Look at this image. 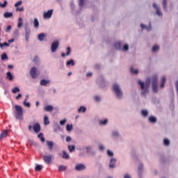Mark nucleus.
Returning a JSON list of instances; mask_svg holds the SVG:
<instances>
[{"label": "nucleus", "mask_w": 178, "mask_h": 178, "mask_svg": "<svg viewBox=\"0 0 178 178\" xmlns=\"http://www.w3.org/2000/svg\"><path fill=\"white\" fill-rule=\"evenodd\" d=\"M87 5V0H78L79 9L76 10V4H74V0H71L70 1V8L71 9V13L73 16L77 17L80 16L83 9Z\"/></svg>", "instance_id": "obj_1"}, {"label": "nucleus", "mask_w": 178, "mask_h": 178, "mask_svg": "<svg viewBox=\"0 0 178 178\" xmlns=\"http://www.w3.org/2000/svg\"><path fill=\"white\" fill-rule=\"evenodd\" d=\"M15 110L13 111L14 113V116L15 119L17 120H23L24 117H23V113H24L23 111V107L19 104H15L14 106Z\"/></svg>", "instance_id": "obj_2"}, {"label": "nucleus", "mask_w": 178, "mask_h": 178, "mask_svg": "<svg viewBox=\"0 0 178 178\" xmlns=\"http://www.w3.org/2000/svg\"><path fill=\"white\" fill-rule=\"evenodd\" d=\"M151 80L147 79L146 82L144 83V82L141 81H138V84L140 86V89L143 90V92H141L140 95L142 97H145L146 94H148L149 90V83Z\"/></svg>", "instance_id": "obj_3"}, {"label": "nucleus", "mask_w": 178, "mask_h": 178, "mask_svg": "<svg viewBox=\"0 0 178 178\" xmlns=\"http://www.w3.org/2000/svg\"><path fill=\"white\" fill-rule=\"evenodd\" d=\"M29 131H34L35 134H38L41 131V124L40 122H35L33 125L30 124L28 127Z\"/></svg>", "instance_id": "obj_4"}, {"label": "nucleus", "mask_w": 178, "mask_h": 178, "mask_svg": "<svg viewBox=\"0 0 178 178\" xmlns=\"http://www.w3.org/2000/svg\"><path fill=\"white\" fill-rule=\"evenodd\" d=\"M24 31H25V41L29 42L30 41V35L31 34V29H30V25L29 22L24 24Z\"/></svg>", "instance_id": "obj_5"}, {"label": "nucleus", "mask_w": 178, "mask_h": 178, "mask_svg": "<svg viewBox=\"0 0 178 178\" xmlns=\"http://www.w3.org/2000/svg\"><path fill=\"white\" fill-rule=\"evenodd\" d=\"M113 91L116 95V97L120 99L123 97V92H122V89L120 86L118 85V83L113 85Z\"/></svg>", "instance_id": "obj_6"}, {"label": "nucleus", "mask_w": 178, "mask_h": 178, "mask_svg": "<svg viewBox=\"0 0 178 178\" xmlns=\"http://www.w3.org/2000/svg\"><path fill=\"white\" fill-rule=\"evenodd\" d=\"M30 76L32 79H35L40 76V71L36 67H32L30 70Z\"/></svg>", "instance_id": "obj_7"}, {"label": "nucleus", "mask_w": 178, "mask_h": 178, "mask_svg": "<svg viewBox=\"0 0 178 178\" xmlns=\"http://www.w3.org/2000/svg\"><path fill=\"white\" fill-rule=\"evenodd\" d=\"M59 40H54L51 42V52H52V54H55V52L56 51H58V48H59Z\"/></svg>", "instance_id": "obj_8"}, {"label": "nucleus", "mask_w": 178, "mask_h": 178, "mask_svg": "<svg viewBox=\"0 0 178 178\" xmlns=\"http://www.w3.org/2000/svg\"><path fill=\"white\" fill-rule=\"evenodd\" d=\"M152 90L154 92H158V76H154L152 77Z\"/></svg>", "instance_id": "obj_9"}, {"label": "nucleus", "mask_w": 178, "mask_h": 178, "mask_svg": "<svg viewBox=\"0 0 178 178\" xmlns=\"http://www.w3.org/2000/svg\"><path fill=\"white\" fill-rule=\"evenodd\" d=\"M52 15H54V9L48 10L47 12L43 13V18L51 19V17H52Z\"/></svg>", "instance_id": "obj_10"}, {"label": "nucleus", "mask_w": 178, "mask_h": 178, "mask_svg": "<svg viewBox=\"0 0 178 178\" xmlns=\"http://www.w3.org/2000/svg\"><path fill=\"white\" fill-rule=\"evenodd\" d=\"M43 161L47 165L51 164V162H52V158H54V156L52 155H44L43 156Z\"/></svg>", "instance_id": "obj_11"}, {"label": "nucleus", "mask_w": 178, "mask_h": 178, "mask_svg": "<svg viewBox=\"0 0 178 178\" xmlns=\"http://www.w3.org/2000/svg\"><path fill=\"white\" fill-rule=\"evenodd\" d=\"M86 165L83 163H78L74 167L75 170H76L77 172H81L83 170H86Z\"/></svg>", "instance_id": "obj_12"}, {"label": "nucleus", "mask_w": 178, "mask_h": 178, "mask_svg": "<svg viewBox=\"0 0 178 178\" xmlns=\"http://www.w3.org/2000/svg\"><path fill=\"white\" fill-rule=\"evenodd\" d=\"M6 79L9 80V81H13L15 80V75L10 71H8L6 72Z\"/></svg>", "instance_id": "obj_13"}, {"label": "nucleus", "mask_w": 178, "mask_h": 178, "mask_svg": "<svg viewBox=\"0 0 178 178\" xmlns=\"http://www.w3.org/2000/svg\"><path fill=\"white\" fill-rule=\"evenodd\" d=\"M9 131H10V129L3 130L0 134V140H2L3 138H6V137L9 136Z\"/></svg>", "instance_id": "obj_14"}, {"label": "nucleus", "mask_w": 178, "mask_h": 178, "mask_svg": "<svg viewBox=\"0 0 178 178\" xmlns=\"http://www.w3.org/2000/svg\"><path fill=\"white\" fill-rule=\"evenodd\" d=\"M46 144H47L50 152H52V149H54V145H55V143H54V141L46 140Z\"/></svg>", "instance_id": "obj_15"}, {"label": "nucleus", "mask_w": 178, "mask_h": 178, "mask_svg": "<svg viewBox=\"0 0 178 178\" xmlns=\"http://www.w3.org/2000/svg\"><path fill=\"white\" fill-rule=\"evenodd\" d=\"M72 54V48L70 47H67L66 48V53H62L61 54V57L65 58V56H69Z\"/></svg>", "instance_id": "obj_16"}, {"label": "nucleus", "mask_w": 178, "mask_h": 178, "mask_svg": "<svg viewBox=\"0 0 178 178\" xmlns=\"http://www.w3.org/2000/svg\"><path fill=\"white\" fill-rule=\"evenodd\" d=\"M51 83V81L49 79H42L40 81V84L41 86H43L44 87L48 86V84Z\"/></svg>", "instance_id": "obj_17"}, {"label": "nucleus", "mask_w": 178, "mask_h": 178, "mask_svg": "<svg viewBox=\"0 0 178 178\" xmlns=\"http://www.w3.org/2000/svg\"><path fill=\"white\" fill-rule=\"evenodd\" d=\"M29 95H26V98L24 101L23 102L24 106H26V108H31V103L30 102H27V98H29Z\"/></svg>", "instance_id": "obj_18"}, {"label": "nucleus", "mask_w": 178, "mask_h": 178, "mask_svg": "<svg viewBox=\"0 0 178 178\" xmlns=\"http://www.w3.org/2000/svg\"><path fill=\"white\" fill-rule=\"evenodd\" d=\"M4 19H10V17H13V13L6 11L3 15Z\"/></svg>", "instance_id": "obj_19"}, {"label": "nucleus", "mask_w": 178, "mask_h": 178, "mask_svg": "<svg viewBox=\"0 0 178 178\" xmlns=\"http://www.w3.org/2000/svg\"><path fill=\"white\" fill-rule=\"evenodd\" d=\"M53 127H54V133H58V131H62V129H61L60 126H59V124H58V123L54 124Z\"/></svg>", "instance_id": "obj_20"}, {"label": "nucleus", "mask_w": 178, "mask_h": 178, "mask_svg": "<svg viewBox=\"0 0 178 178\" xmlns=\"http://www.w3.org/2000/svg\"><path fill=\"white\" fill-rule=\"evenodd\" d=\"M45 37H47V34L45 33H41L38 35V40H39L40 42L44 41L45 40Z\"/></svg>", "instance_id": "obj_21"}, {"label": "nucleus", "mask_w": 178, "mask_h": 178, "mask_svg": "<svg viewBox=\"0 0 178 178\" xmlns=\"http://www.w3.org/2000/svg\"><path fill=\"white\" fill-rule=\"evenodd\" d=\"M76 65V63L74 62V60L72 58H70V60L66 61V66L67 67H69V66H74Z\"/></svg>", "instance_id": "obj_22"}, {"label": "nucleus", "mask_w": 178, "mask_h": 178, "mask_svg": "<svg viewBox=\"0 0 178 178\" xmlns=\"http://www.w3.org/2000/svg\"><path fill=\"white\" fill-rule=\"evenodd\" d=\"M44 111H45V112H52V111H54V106L51 104L47 105L44 106Z\"/></svg>", "instance_id": "obj_23"}, {"label": "nucleus", "mask_w": 178, "mask_h": 178, "mask_svg": "<svg viewBox=\"0 0 178 178\" xmlns=\"http://www.w3.org/2000/svg\"><path fill=\"white\" fill-rule=\"evenodd\" d=\"M153 8H154V9H156V15H158V16H162V13L161 12V8H159V7H158V5H156V3L153 4Z\"/></svg>", "instance_id": "obj_24"}, {"label": "nucleus", "mask_w": 178, "mask_h": 178, "mask_svg": "<svg viewBox=\"0 0 178 178\" xmlns=\"http://www.w3.org/2000/svg\"><path fill=\"white\" fill-rule=\"evenodd\" d=\"M87 112V107L84 106H81L78 108V113H86Z\"/></svg>", "instance_id": "obj_25"}, {"label": "nucleus", "mask_w": 178, "mask_h": 178, "mask_svg": "<svg viewBox=\"0 0 178 178\" xmlns=\"http://www.w3.org/2000/svg\"><path fill=\"white\" fill-rule=\"evenodd\" d=\"M62 154L63 159H70V156L67 154V152H66V150H63Z\"/></svg>", "instance_id": "obj_26"}, {"label": "nucleus", "mask_w": 178, "mask_h": 178, "mask_svg": "<svg viewBox=\"0 0 178 178\" xmlns=\"http://www.w3.org/2000/svg\"><path fill=\"white\" fill-rule=\"evenodd\" d=\"M27 143L29 144L31 147H33V145H34L35 148L38 147V143L34 142L33 140L28 139Z\"/></svg>", "instance_id": "obj_27"}, {"label": "nucleus", "mask_w": 178, "mask_h": 178, "mask_svg": "<svg viewBox=\"0 0 178 178\" xmlns=\"http://www.w3.org/2000/svg\"><path fill=\"white\" fill-rule=\"evenodd\" d=\"M33 62L35 63V65L36 66H40V65L41 64V62L40 61V57H38V56H35L33 58Z\"/></svg>", "instance_id": "obj_28"}, {"label": "nucleus", "mask_w": 178, "mask_h": 178, "mask_svg": "<svg viewBox=\"0 0 178 178\" xmlns=\"http://www.w3.org/2000/svg\"><path fill=\"white\" fill-rule=\"evenodd\" d=\"M67 149L69 152H74L76 151V146L74 145H68Z\"/></svg>", "instance_id": "obj_29"}, {"label": "nucleus", "mask_w": 178, "mask_h": 178, "mask_svg": "<svg viewBox=\"0 0 178 178\" xmlns=\"http://www.w3.org/2000/svg\"><path fill=\"white\" fill-rule=\"evenodd\" d=\"M116 165V159H111L110 161L109 168L111 169L115 168Z\"/></svg>", "instance_id": "obj_30"}, {"label": "nucleus", "mask_w": 178, "mask_h": 178, "mask_svg": "<svg viewBox=\"0 0 178 178\" xmlns=\"http://www.w3.org/2000/svg\"><path fill=\"white\" fill-rule=\"evenodd\" d=\"M44 168V166L41 164H36L35 166V171L36 172H41V170H42V168Z\"/></svg>", "instance_id": "obj_31"}, {"label": "nucleus", "mask_w": 178, "mask_h": 178, "mask_svg": "<svg viewBox=\"0 0 178 178\" xmlns=\"http://www.w3.org/2000/svg\"><path fill=\"white\" fill-rule=\"evenodd\" d=\"M43 123L44 126H48V124H49V118H48L47 115L44 116Z\"/></svg>", "instance_id": "obj_32"}, {"label": "nucleus", "mask_w": 178, "mask_h": 178, "mask_svg": "<svg viewBox=\"0 0 178 178\" xmlns=\"http://www.w3.org/2000/svg\"><path fill=\"white\" fill-rule=\"evenodd\" d=\"M33 26L35 29H38L40 27V22H38V18H34L33 19Z\"/></svg>", "instance_id": "obj_33"}, {"label": "nucleus", "mask_w": 178, "mask_h": 178, "mask_svg": "<svg viewBox=\"0 0 178 178\" xmlns=\"http://www.w3.org/2000/svg\"><path fill=\"white\" fill-rule=\"evenodd\" d=\"M66 131H68V133H70L73 130V124H67L65 127Z\"/></svg>", "instance_id": "obj_34"}, {"label": "nucleus", "mask_w": 178, "mask_h": 178, "mask_svg": "<svg viewBox=\"0 0 178 178\" xmlns=\"http://www.w3.org/2000/svg\"><path fill=\"white\" fill-rule=\"evenodd\" d=\"M17 27L18 29H22V27H23V18L22 17L18 19Z\"/></svg>", "instance_id": "obj_35"}, {"label": "nucleus", "mask_w": 178, "mask_h": 178, "mask_svg": "<svg viewBox=\"0 0 178 178\" xmlns=\"http://www.w3.org/2000/svg\"><path fill=\"white\" fill-rule=\"evenodd\" d=\"M1 59L3 61L8 60V59H9V56H8V54L6 52H4L1 55Z\"/></svg>", "instance_id": "obj_36"}, {"label": "nucleus", "mask_w": 178, "mask_h": 178, "mask_svg": "<svg viewBox=\"0 0 178 178\" xmlns=\"http://www.w3.org/2000/svg\"><path fill=\"white\" fill-rule=\"evenodd\" d=\"M12 92L13 94H17V92H20V88H19V86H15L12 89Z\"/></svg>", "instance_id": "obj_37"}, {"label": "nucleus", "mask_w": 178, "mask_h": 178, "mask_svg": "<svg viewBox=\"0 0 178 178\" xmlns=\"http://www.w3.org/2000/svg\"><path fill=\"white\" fill-rule=\"evenodd\" d=\"M166 83V76H163L161 80V84L160 86L161 88H163L165 87V83Z\"/></svg>", "instance_id": "obj_38"}, {"label": "nucleus", "mask_w": 178, "mask_h": 178, "mask_svg": "<svg viewBox=\"0 0 178 178\" xmlns=\"http://www.w3.org/2000/svg\"><path fill=\"white\" fill-rule=\"evenodd\" d=\"M8 6V1L4 0L3 3H0V8H2V9H4V8H6Z\"/></svg>", "instance_id": "obj_39"}, {"label": "nucleus", "mask_w": 178, "mask_h": 178, "mask_svg": "<svg viewBox=\"0 0 178 178\" xmlns=\"http://www.w3.org/2000/svg\"><path fill=\"white\" fill-rule=\"evenodd\" d=\"M67 168L66 166L63 165H60L58 166V172H65V170H66Z\"/></svg>", "instance_id": "obj_40"}, {"label": "nucleus", "mask_w": 178, "mask_h": 178, "mask_svg": "<svg viewBox=\"0 0 178 178\" xmlns=\"http://www.w3.org/2000/svg\"><path fill=\"white\" fill-rule=\"evenodd\" d=\"M149 122H150V123H156V118L154 116H150L149 118Z\"/></svg>", "instance_id": "obj_41"}, {"label": "nucleus", "mask_w": 178, "mask_h": 178, "mask_svg": "<svg viewBox=\"0 0 178 178\" xmlns=\"http://www.w3.org/2000/svg\"><path fill=\"white\" fill-rule=\"evenodd\" d=\"M115 48L116 49H122V43L120 42H118L115 44Z\"/></svg>", "instance_id": "obj_42"}, {"label": "nucleus", "mask_w": 178, "mask_h": 178, "mask_svg": "<svg viewBox=\"0 0 178 178\" xmlns=\"http://www.w3.org/2000/svg\"><path fill=\"white\" fill-rule=\"evenodd\" d=\"M168 1L166 0H163V8L164 9V10H168Z\"/></svg>", "instance_id": "obj_43"}, {"label": "nucleus", "mask_w": 178, "mask_h": 178, "mask_svg": "<svg viewBox=\"0 0 178 178\" xmlns=\"http://www.w3.org/2000/svg\"><path fill=\"white\" fill-rule=\"evenodd\" d=\"M23 3V1L19 0L17 2H16L14 5L15 8H19V6H21V5Z\"/></svg>", "instance_id": "obj_44"}, {"label": "nucleus", "mask_w": 178, "mask_h": 178, "mask_svg": "<svg viewBox=\"0 0 178 178\" xmlns=\"http://www.w3.org/2000/svg\"><path fill=\"white\" fill-rule=\"evenodd\" d=\"M4 47H9V43L7 42H4L1 43V44H0V48L1 49H3Z\"/></svg>", "instance_id": "obj_45"}, {"label": "nucleus", "mask_w": 178, "mask_h": 178, "mask_svg": "<svg viewBox=\"0 0 178 178\" xmlns=\"http://www.w3.org/2000/svg\"><path fill=\"white\" fill-rule=\"evenodd\" d=\"M14 37H19L20 35V33L19 32V29H15L13 32Z\"/></svg>", "instance_id": "obj_46"}, {"label": "nucleus", "mask_w": 178, "mask_h": 178, "mask_svg": "<svg viewBox=\"0 0 178 178\" xmlns=\"http://www.w3.org/2000/svg\"><path fill=\"white\" fill-rule=\"evenodd\" d=\"M141 114L143 115V116H144L145 118H147V116H148V111L147 110H143L141 111Z\"/></svg>", "instance_id": "obj_47"}, {"label": "nucleus", "mask_w": 178, "mask_h": 178, "mask_svg": "<svg viewBox=\"0 0 178 178\" xmlns=\"http://www.w3.org/2000/svg\"><path fill=\"white\" fill-rule=\"evenodd\" d=\"M143 164H140L138 167V173H142L143 172Z\"/></svg>", "instance_id": "obj_48"}, {"label": "nucleus", "mask_w": 178, "mask_h": 178, "mask_svg": "<svg viewBox=\"0 0 178 178\" xmlns=\"http://www.w3.org/2000/svg\"><path fill=\"white\" fill-rule=\"evenodd\" d=\"M158 51H159V46L155 45L152 47L153 52H158Z\"/></svg>", "instance_id": "obj_49"}, {"label": "nucleus", "mask_w": 178, "mask_h": 178, "mask_svg": "<svg viewBox=\"0 0 178 178\" xmlns=\"http://www.w3.org/2000/svg\"><path fill=\"white\" fill-rule=\"evenodd\" d=\"M66 122H67V120L66 119H63L60 120L59 123L60 126H65V124H66Z\"/></svg>", "instance_id": "obj_50"}, {"label": "nucleus", "mask_w": 178, "mask_h": 178, "mask_svg": "<svg viewBox=\"0 0 178 178\" xmlns=\"http://www.w3.org/2000/svg\"><path fill=\"white\" fill-rule=\"evenodd\" d=\"M16 12H24V7H16Z\"/></svg>", "instance_id": "obj_51"}, {"label": "nucleus", "mask_w": 178, "mask_h": 178, "mask_svg": "<svg viewBox=\"0 0 178 178\" xmlns=\"http://www.w3.org/2000/svg\"><path fill=\"white\" fill-rule=\"evenodd\" d=\"M10 30H12V25H8L6 27L5 31H6V33H10Z\"/></svg>", "instance_id": "obj_52"}, {"label": "nucleus", "mask_w": 178, "mask_h": 178, "mask_svg": "<svg viewBox=\"0 0 178 178\" xmlns=\"http://www.w3.org/2000/svg\"><path fill=\"white\" fill-rule=\"evenodd\" d=\"M163 144L168 147L170 144V142L168 140V138H165L163 140Z\"/></svg>", "instance_id": "obj_53"}, {"label": "nucleus", "mask_w": 178, "mask_h": 178, "mask_svg": "<svg viewBox=\"0 0 178 178\" xmlns=\"http://www.w3.org/2000/svg\"><path fill=\"white\" fill-rule=\"evenodd\" d=\"M131 72L134 73V74H138V70L137 69L134 70V68L131 67Z\"/></svg>", "instance_id": "obj_54"}, {"label": "nucleus", "mask_w": 178, "mask_h": 178, "mask_svg": "<svg viewBox=\"0 0 178 178\" xmlns=\"http://www.w3.org/2000/svg\"><path fill=\"white\" fill-rule=\"evenodd\" d=\"M122 51H124V52L129 51V44H124Z\"/></svg>", "instance_id": "obj_55"}, {"label": "nucleus", "mask_w": 178, "mask_h": 178, "mask_svg": "<svg viewBox=\"0 0 178 178\" xmlns=\"http://www.w3.org/2000/svg\"><path fill=\"white\" fill-rule=\"evenodd\" d=\"M100 124H103L104 126H105V124H106V123H108V119H105L104 120H101L99 122Z\"/></svg>", "instance_id": "obj_56"}, {"label": "nucleus", "mask_w": 178, "mask_h": 178, "mask_svg": "<svg viewBox=\"0 0 178 178\" xmlns=\"http://www.w3.org/2000/svg\"><path fill=\"white\" fill-rule=\"evenodd\" d=\"M22 97H23V95H22V93H18V95L15 97V99H17V101H19V99H20Z\"/></svg>", "instance_id": "obj_57"}, {"label": "nucleus", "mask_w": 178, "mask_h": 178, "mask_svg": "<svg viewBox=\"0 0 178 178\" xmlns=\"http://www.w3.org/2000/svg\"><path fill=\"white\" fill-rule=\"evenodd\" d=\"M65 141H66V143H70V141H72V137L67 136L65 138Z\"/></svg>", "instance_id": "obj_58"}, {"label": "nucleus", "mask_w": 178, "mask_h": 178, "mask_svg": "<svg viewBox=\"0 0 178 178\" xmlns=\"http://www.w3.org/2000/svg\"><path fill=\"white\" fill-rule=\"evenodd\" d=\"M3 90H8L9 88V84L4 83V84L2 85Z\"/></svg>", "instance_id": "obj_59"}, {"label": "nucleus", "mask_w": 178, "mask_h": 178, "mask_svg": "<svg viewBox=\"0 0 178 178\" xmlns=\"http://www.w3.org/2000/svg\"><path fill=\"white\" fill-rule=\"evenodd\" d=\"M44 137V134L42 132H40L38 134V138H40V140L41 138H42Z\"/></svg>", "instance_id": "obj_60"}, {"label": "nucleus", "mask_w": 178, "mask_h": 178, "mask_svg": "<svg viewBox=\"0 0 178 178\" xmlns=\"http://www.w3.org/2000/svg\"><path fill=\"white\" fill-rule=\"evenodd\" d=\"M107 155L108 156H113V153L111 150H107Z\"/></svg>", "instance_id": "obj_61"}, {"label": "nucleus", "mask_w": 178, "mask_h": 178, "mask_svg": "<svg viewBox=\"0 0 178 178\" xmlns=\"http://www.w3.org/2000/svg\"><path fill=\"white\" fill-rule=\"evenodd\" d=\"M15 41V38H11L10 40H8V43L9 44V46L10 45V44H13V42Z\"/></svg>", "instance_id": "obj_62"}, {"label": "nucleus", "mask_w": 178, "mask_h": 178, "mask_svg": "<svg viewBox=\"0 0 178 178\" xmlns=\"http://www.w3.org/2000/svg\"><path fill=\"white\" fill-rule=\"evenodd\" d=\"M113 136L114 137H119V132H118V131H114V132L113 133Z\"/></svg>", "instance_id": "obj_63"}, {"label": "nucleus", "mask_w": 178, "mask_h": 178, "mask_svg": "<svg viewBox=\"0 0 178 178\" xmlns=\"http://www.w3.org/2000/svg\"><path fill=\"white\" fill-rule=\"evenodd\" d=\"M5 81H3V78H0V84L3 86V84H5Z\"/></svg>", "instance_id": "obj_64"}]
</instances>
